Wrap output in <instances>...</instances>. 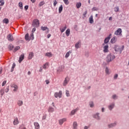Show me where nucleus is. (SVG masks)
<instances>
[{
    "label": "nucleus",
    "mask_w": 129,
    "mask_h": 129,
    "mask_svg": "<svg viewBox=\"0 0 129 129\" xmlns=\"http://www.w3.org/2000/svg\"><path fill=\"white\" fill-rule=\"evenodd\" d=\"M44 5H45V2H44V1H41L39 4L38 6L39 7H42Z\"/></svg>",
    "instance_id": "c9c22d12"
},
{
    "label": "nucleus",
    "mask_w": 129,
    "mask_h": 129,
    "mask_svg": "<svg viewBox=\"0 0 129 129\" xmlns=\"http://www.w3.org/2000/svg\"><path fill=\"white\" fill-rule=\"evenodd\" d=\"M30 1L32 3V4H34V3L36 2V0H30Z\"/></svg>",
    "instance_id": "bf43d9fd"
},
{
    "label": "nucleus",
    "mask_w": 129,
    "mask_h": 129,
    "mask_svg": "<svg viewBox=\"0 0 129 129\" xmlns=\"http://www.w3.org/2000/svg\"><path fill=\"white\" fill-rule=\"evenodd\" d=\"M66 120H67V119L65 118L59 120V124H60V125L63 124V123L65 122V121H66Z\"/></svg>",
    "instance_id": "6ab92c4d"
},
{
    "label": "nucleus",
    "mask_w": 129,
    "mask_h": 129,
    "mask_svg": "<svg viewBox=\"0 0 129 129\" xmlns=\"http://www.w3.org/2000/svg\"><path fill=\"white\" fill-rule=\"evenodd\" d=\"M30 40H34V34L32 33L31 37H30Z\"/></svg>",
    "instance_id": "de8ad7c7"
},
{
    "label": "nucleus",
    "mask_w": 129,
    "mask_h": 129,
    "mask_svg": "<svg viewBox=\"0 0 129 129\" xmlns=\"http://www.w3.org/2000/svg\"><path fill=\"white\" fill-rule=\"evenodd\" d=\"M93 116L95 118H96V119H100V117H99V113H98L94 115Z\"/></svg>",
    "instance_id": "5701e85b"
},
{
    "label": "nucleus",
    "mask_w": 129,
    "mask_h": 129,
    "mask_svg": "<svg viewBox=\"0 0 129 129\" xmlns=\"http://www.w3.org/2000/svg\"><path fill=\"white\" fill-rule=\"evenodd\" d=\"M9 48L10 50H13V49H14V45L13 44H10L9 45Z\"/></svg>",
    "instance_id": "c03bdc74"
},
{
    "label": "nucleus",
    "mask_w": 129,
    "mask_h": 129,
    "mask_svg": "<svg viewBox=\"0 0 129 129\" xmlns=\"http://www.w3.org/2000/svg\"><path fill=\"white\" fill-rule=\"evenodd\" d=\"M48 112H53L54 111V108L52 107H49L48 110Z\"/></svg>",
    "instance_id": "7c9ffc66"
},
{
    "label": "nucleus",
    "mask_w": 129,
    "mask_h": 129,
    "mask_svg": "<svg viewBox=\"0 0 129 129\" xmlns=\"http://www.w3.org/2000/svg\"><path fill=\"white\" fill-rule=\"evenodd\" d=\"M117 77H118V75L115 74V75L114 76V79H117Z\"/></svg>",
    "instance_id": "864d4df0"
},
{
    "label": "nucleus",
    "mask_w": 129,
    "mask_h": 129,
    "mask_svg": "<svg viewBox=\"0 0 129 129\" xmlns=\"http://www.w3.org/2000/svg\"><path fill=\"white\" fill-rule=\"evenodd\" d=\"M42 71H43V69H42V68H40V69L39 70V72H42Z\"/></svg>",
    "instance_id": "e2e57ef3"
},
{
    "label": "nucleus",
    "mask_w": 129,
    "mask_h": 129,
    "mask_svg": "<svg viewBox=\"0 0 129 129\" xmlns=\"http://www.w3.org/2000/svg\"><path fill=\"white\" fill-rule=\"evenodd\" d=\"M89 127H88L87 126H85L84 127V129H88Z\"/></svg>",
    "instance_id": "0e129e2a"
},
{
    "label": "nucleus",
    "mask_w": 129,
    "mask_h": 129,
    "mask_svg": "<svg viewBox=\"0 0 129 129\" xmlns=\"http://www.w3.org/2000/svg\"><path fill=\"white\" fill-rule=\"evenodd\" d=\"M90 107H93L94 106L93 102H90Z\"/></svg>",
    "instance_id": "8fccbe9b"
},
{
    "label": "nucleus",
    "mask_w": 129,
    "mask_h": 129,
    "mask_svg": "<svg viewBox=\"0 0 129 129\" xmlns=\"http://www.w3.org/2000/svg\"><path fill=\"white\" fill-rule=\"evenodd\" d=\"M30 74H31V72L29 71V72H28V75H30Z\"/></svg>",
    "instance_id": "774afa93"
},
{
    "label": "nucleus",
    "mask_w": 129,
    "mask_h": 129,
    "mask_svg": "<svg viewBox=\"0 0 129 129\" xmlns=\"http://www.w3.org/2000/svg\"><path fill=\"white\" fill-rule=\"evenodd\" d=\"M77 9H79L81 7V3H77L76 4Z\"/></svg>",
    "instance_id": "e433bc0d"
},
{
    "label": "nucleus",
    "mask_w": 129,
    "mask_h": 129,
    "mask_svg": "<svg viewBox=\"0 0 129 129\" xmlns=\"http://www.w3.org/2000/svg\"><path fill=\"white\" fill-rule=\"evenodd\" d=\"M45 82H46V84H49V83H50V82H49V80H46Z\"/></svg>",
    "instance_id": "13d9d810"
},
{
    "label": "nucleus",
    "mask_w": 129,
    "mask_h": 129,
    "mask_svg": "<svg viewBox=\"0 0 129 129\" xmlns=\"http://www.w3.org/2000/svg\"><path fill=\"white\" fill-rule=\"evenodd\" d=\"M62 11H63V6L60 5V6L58 8L59 14H61V13H62Z\"/></svg>",
    "instance_id": "b1692460"
},
{
    "label": "nucleus",
    "mask_w": 129,
    "mask_h": 129,
    "mask_svg": "<svg viewBox=\"0 0 129 129\" xmlns=\"http://www.w3.org/2000/svg\"><path fill=\"white\" fill-rule=\"evenodd\" d=\"M24 58H25V54L24 53H23L22 54H21L19 57V63H21V62H22V61H23V60H24Z\"/></svg>",
    "instance_id": "ddd939ff"
},
{
    "label": "nucleus",
    "mask_w": 129,
    "mask_h": 129,
    "mask_svg": "<svg viewBox=\"0 0 129 129\" xmlns=\"http://www.w3.org/2000/svg\"><path fill=\"white\" fill-rule=\"evenodd\" d=\"M19 119L18 118H15L13 121V124L14 125H17V124H19Z\"/></svg>",
    "instance_id": "9b49d317"
},
{
    "label": "nucleus",
    "mask_w": 129,
    "mask_h": 129,
    "mask_svg": "<svg viewBox=\"0 0 129 129\" xmlns=\"http://www.w3.org/2000/svg\"><path fill=\"white\" fill-rule=\"evenodd\" d=\"M119 11V8H118V7H115L114 8V12H115V13L118 12Z\"/></svg>",
    "instance_id": "a19ab883"
},
{
    "label": "nucleus",
    "mask_w": 129,
    "mask_h": 129,
    "mask_svg": "<svg viewBox=\"0 0 129 129\" xmlns=\"http://www.w3.org/2000/svg\"><path fill=\"white\" fill-rule=\"evenodd\" d=\"M66 29H67V27L65 26L64 27V28L60 29V32L61 33H63V32L65 31V30H66Z\"/></svg>",
    "instance_id": "ea45409f"
},
{
    "label": "nucleus",
    "mask_w": 129,
    "mask_h": 129,
    "mask_svg": "<svg viewBox=\"0 0 129 129\" xmlns=\"http://www.w3.org/2000/svg\"><path fill=\"white\" fill-rule=\"evenodd\" d=\"M116 125V123H111L108 125L109 127H113V126H115Z\"/></svg>",
    "instance_id": "473e14b6"
},
{
    "label": "nucleus",
    "mask_w": 129,
    "mask_h": 129,
    "mask_svg": "<svg viewBox=\"0 0 129 129\" xmlns=\"http://www.w3.org/2000/svg\"><path fill=\"white\" fill-rule=\"evenodd\" d=\"M113 107H114V103L111 104V105H110L108 106V108L110 110H111V109H112V108H113Z\"/></svg>",
    "instance_id": "cd10ccee"
},
{
    "label": "nucleus",
    "mask_w": 129,
    "mask_h": 129,
    "mask_svg": "<svg viewBox=\"0 0 129 129\" xmlns=\"http://www.w3.org/2000/svg\"><path fill=\"white\" fill-rule=\"evenodd\" d=\"M35 31H36V28H34L32 29V33H34V32H35Z\"/></svg>",
    "instance_id": "052dcab7"
},
{
    "label": "nucleus",
    "mask_w": 129,
    "mask_h": 129,
    "mask_svg": "<svg viewBox=\"0 0 129 129\" xmlns=\"http://www.w3.org/2000/svg\"><path fill=\"white\" fill-rule=\"evenodd\" d=\"M11 87L15 88L14 91H17V90H18V86L17 85L13 84L12 85Z\"/></svg>",
    "instance_id": "4be33fe9"
},
{
    "label": "nucleus",
    "mask_w": 129,
    "mask_h": 129,
    "mask_svg": "<svg viewBox=\"0 0 129 129\" xmlns=\"http://www.w3.org/2000/svg\"><path fill=\"white\" fill-rule=\"evenodd\" d=\"M25 39L26 41H28L29 40V33H27L25 36Z\"/></svg>",
    "instance_id": "4c0bfd02"
},
{
    "label": "nucleus",
    "mask_w": 129,
    "mask_h": 129,
    "mask_svg": "<svg viewBox=\"0 0 129 129\" xmlns=\"http://www.w3.org/2000/svg\"><path fill=\"white\" fill-rule=\"evenodd\" d=\"M121 33H122V31L121 30V28H118L114 32V35H116V36H119V35H121Z\"/></svg>",
    "instance_id": "20e7f679"
},
{
    "label": "nucleus",
    "mask_w": 129,
    "mask_h": 129,
    "mask_svg": "<svg viewBox=\"0 0 129 129\" xmlns=\"http://www.w3.org/2000/svg\"><path fill=\"white\" fill-rule=\"evenodd\" d=\"M24 9L25 10V11H27L28 10V9H29V6L26 5L24 7Z\"/></svg>",
    "instance_id": "6e6d98bb"
},
{
    "label": "nucleus",
    "mask_w": 129,
    "mask_h": 129,
    "mask_svg": "<svg viewBox=\"0 0 129 129\" xmlns=\"http://www.w3.org/2000/svg\"><path fill=\"white\" fill-rule=\"evenodd\" d=\"M71 53H72V51H69L65 55L66 58H68V57H69V56H70V54H71Z\"/></svg>",
    "instance_id": "bb28decb"
},
{
    "label": "nucleus",
    "mask_w": 129,
    "mask_h": 129,
    "mask_svg": "<svg viewBox=\"0 0 129 129\" xmlns=\"http://www.w3.org/2000/svg\"><path fill=\"white\" fill-rule=\"evenodd\" d=\"M114 58H115V56L113 54H110L108 55L107 57V62H111Z\"/></svg>",
    "instance_id": "f03ea898"
},
{
    "label": "nucleus",
    "mask_w": 129,
    "mask_h": 129,
    "mask_svg": "<svg viewBox=\"0 0 129 129\" xmlns=\"http://www.w3.org/2000/svg\"><path fill=\"white\" fill-rule=\"evenodd\" d=\"M73 129H77V126H78V124H77V122L75 121L73 124Z\"/></svg>",
    "instance_id": "412c9836"
},
{
    "label": "nucleus",
    "mask_w": 129,
    "mask_h": 129,
    "mask_svg": "<svg viewBox=\"0 0 129 129\" xmlns=\"http://www.w3.org/2000/svg\"><path fill=\"white\" fill-rule=\"evenodd\" d=\"M57 5V1L54 0V3H53V6L54 7H56V5Z\"/></svg>",
    "instance_id": "5fc2aeb1"
},
{
    "label": "nucleus",
    "mask_w": 129,
    "mask_h": 129,
    "mask_svg": "<svg viewBox=\"0 0 129 129\" xmlns=\"http://www.w3.org/2000/svg\"><path fill=\"white\" fill-rule=\"evenodd\" d=\"M7 84V81H4L2 83V86H5L6 84Z\"/></svg>",
    "instance_id": "603ef678"
},
{
    "label": "nucleus",
    "mask_w": 129,
    "mask_h": 129,
    "mask_svg": "<svg viewBox=\"0 0 129 129\" xmlns=\"http://www.w3.org/2000/svg\"><path fill=\"white\" fill-rule=\"evenodd\" d=\"M33 57H34V52H30L29 53L28 59L29 60H31V59H32Z\"/></svg>",
    "instance_id": "4468645a"
},
{
    "label": "nucleus",
    "mask_w": 129,
    "mask_h": 129,
    "mask_svg": "<svg viewBox=\"0 0 129 129\" xmlns=\"http://www.w3.org/2000/svg\"><path fill=\"white\" fill-rule=\"evenodd\" d=\"M103 52L104 53H108V45H104L103 47Z\"/></svg>",
    "instance_id": "1a4fd4ad"
},
{
    "label": "nucleus",
    "mask_w": 129,
    "mask_h": 129,
    "mask_svg": "<svg viewBox=\"0 0 129 129\" xmlns=\"http://www.w3.org/2000/svg\"><path fill=\"white\" fill-rule=\"evenodd\" d=\"M110 36H111V34H110L109 36L106 37L104 40V43H103V45H105V44H107L108 42H109V40H110Z\"/></svg>",
    "instance_id": "6e6552de"
},
{
    "label": "nucleus",
    "mask_w": 129,
    "mask_h": 129,
    "mask_svg": "<svg viewBox=\"0 0 129 129\" xmlns=\"http://www.w3.org/2000/svg\"><path fill=\"white\" fill-rule=\"evenodd\" d=\"M66 94L67 97L70 96V94L69 93V91H66Z\"/></svg>",
    "instance_id": "49530a36"
},
{
    "label": "nucleus",
    "mask_w": 129,
    "mask_h": 129,
    "mask_svg": "<svg viewBox=\"0 0 129 129\" xmlns=\"http://www.w3.org/2000/svg\"><path fill=\"white\" fill-rule=\"evenodd\" d=\"M105 72L106 75H109V74H110V71H109V69H108V67H106Z\"/></svg>",
    "instance_id": "a211bd4d"
},
{
    "label": "nucleus",
    "mask_w": 129,
    "mask_h": 129,
    "mask_svg": "<svg viewBox=\"0 0 129 129\" xmlns=\"http://www.w3.org/2000/svg\"><path fill=\"white\" fill-rule=\"evenodd\" d=\"M89 22L90 24H93L94 20H93V16H91L89 18Z\"/></svg>",
    "instance_id": "a878e982"
},
{
    "label": "nucleus",
    "mask_w": 129,
    "mask_h": 129,
    "mask_svg": "<svg viewBox=\"0 0 129 129\" xmlns=\"http://www.w3.org/2000/svg\"><path fill=\"white\" fill-rule=\"evenodd\" d=\"M5 5V1L4 0L0 1V6H4Z\"/></svg>",
    "instance_id": "a18cd8bd"
},
{
    "label": "nucleus",
    "mask_w": 129,
    "mask_h": 129,
    "mask_svg": "<svg viewBox=\"0 0 129 129\" xmlns=\"http://www.w3.org/2000/svg\"><path fill=\"white\" fill-rule=\"evenodd\" d=\"M54 97L57 98V97H59L60 98V97H62V91H60L58 93H55L54 94Z\"/></svg>",
    "instance_id": "39448f33"
},
{
    "label": "nucleus",
    "mask_w": 129,
    "mask_h": 129,
    "mask_svg": "<svg viewBox=\"0 0 129 129\" xmlns=\"http://www.w3.org/2000/svg\"><path fill=\"white\" fill-rule=\"evenodd\" d=\"M111 20H112V17H109V20L111 21Z\"/></svg>",
    "instance_id": "338daca9"
},
{
    "label": "nucleus",
    "mask_w": 129,
    "mask_h": 129,
    "mask_svg": "<svg viewBox=\"0 0 129 129\" xmlns=\"http://www.w3.org/2000/svg\"><path fill=\"white\" fill-rule=\"evenodd\" d=\"M81 45V41H79L78 42H77L75 44V48H76V49H79V47H80Z\"/></svg>",
    "instance_id": "f3484780"
},
{
    "label": "nucleus",
    "mask_w": 129,
    "mask_h": 129,
    "mask_svg": "<svg viewBox=\"0 0 129 129\" xmlns=\"http://www.w3.org/2000/svg\"><path fill=\"white\" fill-rule=\"evenodd\" d=\"M116 40H117L116 37H114L111 39L110 42L112 44H114L116 42Z\"/></svg>",
    "instance_id": "aec40b11"
},
{
    "label": "nucleus",
    "mask_w": 129,
    "mask_h": 129,
    "mask_svg": "<svg viewBox=\"0 0 129 129\" xmlns=\"http://www.w3.org/2000/svg\"><path fill=\"white\" fill-rule=\"evenodd\" d=\"M79 110V108H77L76 109L73 110L71 113V115H74V114H75L76 112H77V111H78Z\"/></svg>",
    "instance_id": "dca6fc26"
},
{
    "label": "nucleus",
    "mask_w": 129,
    "mask_h": 129,
    "mask_svg": "<svg viewBox=\"0 0 129 129\" xmlns=\"http://www.w3.org/2000/svg\"><path fill=\"white\" fill-rule=\"evenodd\" d=\"M104 112V108H102V112Z\"/></svg>",
    "instance_id": "69168bd1"
},
{
    "label": "nucleus",
    "mask_w": 129,
    "mask_h": 129,
    "mask_svg": "<svg viewBox=\"0 0 129 129\" xmlns=\"http://www.w3.org/2000/svg\"><path fill=\"white\" fill-rule=\"evenodd\" d=\"M63 1L65 5H69V0H63Z\"/></svg>",
    "instance_id": "79ce46f5"
},
{
    "label": "nucleus",
    "mask_w": 129,
    "mask_h": 129,
    "mask_svg": "<svg viewBox=\"0 0 129 129\" xmlns=\"http://www.w3.org/2000/svg\"><path fill=\"white\" fill-rule=\"evenodd\" d=\"M45 56L46 57H48L49 58H51V57H53V54L51 52H46L45 54Z\"/></svg>",
    "instance_id": "2eb2a0df"
},
{
    "label": "nucleus",
    "mask_w": 129,
    "mask_h": 129,
    "mask_svg": "<svg viewBox=\"0 0 129 129\" xmlns=\"http://www.w3.org/2000/svg\"><path fill=\"white\" fill-rule=\"evenodd\" d=\"M124 49V46L122 45L121 48L118 47L117 45H115L114 47V50L115 52H119L120 54H121V52H122V50Z\"/></svg>",
    "instance_id": "f257e3e1"
},
{
    "label": "nucleus",
    "mask_w": 129,
    "mask_h": 129,
    "mask_svg": "<svg viewBox=\"0 0 129 129\" xmlns=\"http://www.w3.org/2000/svg\"><path fill=\"white\" fill-rule=\"evenodd\" d=\"M3 23L4 24H8L9 23V19L8 18H5L4 20L3 21Z\"/></svg>",
    "instance_id": "c756f323"
},
{
    "label": "nucleus",
    "mask_w": 129,
    "mask_h": 129,
    "mask_svg": "<svg viewBox=\"0 0 129 129\" xmlns=\"http://www.w3.org/2000/svg\"><path fill=\"white\" fill-rule=\"evenodd\" d=\"M49 67V62H46L43 66V69H46Z\"/></svg>",
    "instance_id": "393cba45"
},
{
    "label": "nucleus",
    "mask_w": 129,
    "mask_h": 129,
    "mask_svg": "<svg viewBox=\"0 0 129 129\" xmlns=\"http://www.w3.org/2000/svg\"><path fill=\"white\" fill-rule=\"evenodd\" d=\"M21 47L19 46H16L15 49H14V52H17V51H18V50H19V49Z\"/></svg>",
    "instance_id": "37998d69"
},
{
    "label": "nucleus",
    "mask_w": 129,
    "mask_h": 129,
    "mask_svg": "<svg viewBox=\"0 0 129 129\" xmlns=\"http://www.w3.org/2000/svg\"><path fill=\"white\" fill-rule=\"evenodd\" d=\"M86 15H87V11H85L84 14H83L84 17H86Z\"/></svg>",
    "instance_id": "4d7b16f0"
},
{
    "label": "nucleus",
    "mask_w": 129,
    "mask_h": 129,
    "mask_svg": "<svg viewBox=\"0 0 129 129\" xmlns=\"http://www.w3.org/2000/svg\"><path fill=\"white\" fill-rule=\"evenodd\" d=\"M17 104L19 106H22V105H23V101L19 100L17 102Z\"/></svg>",
    "instance_id": "2f4dec72"
},
{
    "label": "nucleus",
    "mask_w": 129,
    "mask_h": 129,
    "mask_svg": "<svg viewBox=\"0 0 129 129\" xmlns=\"http://www.w3.org/2000/svg\"><path fill=\"white\" fill-rule=\"evenodd\" d=\"M69 80H70L69 77H67L64 79V80L63 83V86H66V85H67V84H68V83L69 82Z\"/></svg>",
    "instance_id": "423d86ee"
},
{
    "label": "nucleus",
    "mask_w": 129,
    "mask_h": 129,
    "mask_svg": "<svg viewBox=\"0 0 129 129\" xmlns=\"http://www.w3.org/2000/svg\"><path fill=\"white\" fill-rule=\"evenodd\" d=\"M32 26L35 28H38L40 26V23L39 22V20L34 19L33 21Z\"/></svg>",
    "instance_id": "7ed1b4c3"
},
{
    "label": "nucleus",
    "mask_w": 129,
    "mask_h": 129,
    "mask_svg": "<svg viewBox=\"0 0 129 129\" xmlns=\"http://www.w3.org/2000/svg\"><path fill=\"white\" fill-rule=\"evenodd\" d=\"M9 91L10 88H9V87H7L6 89H5V92H6V93H8V92H9Z\"/></svg>",
    "instance_id": "09e8293b"
},
{
    "label": "nucleus",
    "mask_w": 129,
    "mask_h": 129,
    "mask_svg": "<svg viewBox=\"0 0 129 129\" xmlns=\"http://www.w3.org/2000/svg\"><path fill=\"white\" fill-rule=\"evenodd\" d=\"M7 39L8 41H10V42H13V41H14V37H13V35H12V34L8 35Z\"/></svg>",
    "instance_id": "0eeeda50"
},
{
    "label": "nucleus",
    "mask_w": 129,
    "mask_h": 129,
    "mask_svg": "<svg viewBox=\"0 0 129 129\" xmlns=\"http://www.w3.org/2000/svg\"><path fill=\"white\" fill-rule=\"evenodd\" d=\"M0 93H1V96H3V95L5 94V89H2L0 90Z\"/></svg>",
    "instance_id": "72a5a7b5"
},
{
    "label": "nucleus",
    "mask_w": 129,
    "mask_h": 129,
    "mask_svg": "<svg viewBox=\"0 0 129 129\" xmlns=\"http://www.w3.org/2000/svg\"><path fill=\"white\" fill-rule=\"evenodd\" d=\"M34 125L35 126V129H40V124L38 122H34Z\"/></svg>",
    "instance_id": "f8f14e48"
},
{
    "label": "nucleus",
    "mask_w": 129,
    "mask_h": 129,
    "mask_svg": "<svg viewBox=\"0 0 129 129\" xmlns=\"http://www.w3.org/2000/svg\"><path fill=\"white\" fill-rule=\"evenodd\" d=\"M18 5L20 9L23 10V2H20Z\"/></svg>",
    "instance_id": "f704fd0d"
},
{
    "label": "nucleus",
    "mask_w": 129,
    "mask_h": 129,
    "mask_svg": "<svg viewBox=\"0 0 129 129\" xmlns=\"http://www.w3.org/2000/svg\"><path fill=\"white\" fill-rule=\"evenodd\" d=\"M41 30H42V31H46L47 34H48V33H49V28H48L47 27L41 26Z\"/></svg>",
    "instance_id": "9d476101"
},
{
    "label": "nucleus",
    "mask_w": 129,
    "mask_h": 129,
    "mask_svg": "<svg viewBox=\"0 0 129 129\" xmlns=\"http://www.w3.org/2000/svg\"><path fill=\"white\" fill-rule=\"evenodd\" d=\"M66 34L67 37H69V35H70V29H68L66 31Z\"/></svg>",
    "instance_id": "c85d7f7f"
},
{
    "label": "nucleus",
    "mask_w": 129,
    "mask_h": 129,
    "mask_svg": "<svg viewBox=\"0 0 129 129\" xmlns=\"http://www.w3.org/2000/svg\"><path fill=\"white\" fill-rule=\"evenodd\" d=\"M51 37V34H48L47 35V38L48 39H49V38H50Z\"/></svg>",
    "instance_id": "680f3d73"
},
{
    "label": "nucleus",
    "mask_w": 129,
    "mask_h": 129,
    "mask_svg": "<svg viewBox=\"0 0 129 129\" xmlns=\"http://www.w3.org/2000/svg\"><path fill=\"white\" fill-rule=\"evenodd\" d=\"M15 67H16V63H13L12 67L11 68V72H13V71H14V69H15Z\"/></svg>",
    "instance_id": "58836bf2"
},
{
    "label": "nucleus",
    "mask_w": 129,
    "mask_h": 129,
    "mask_svg": "<svg viewBox=\"0 0 129 129\" xmlns=\"http://www.w3.org/2000/svg\"><path fill=\"white\" fill-rule=\"evenodd\" d=\"M112 98L113 99H116V98H117V96H116V95H113L112 96Z\"/></svg>",
    "instance_id": "3c124183"
}]
</instances>
